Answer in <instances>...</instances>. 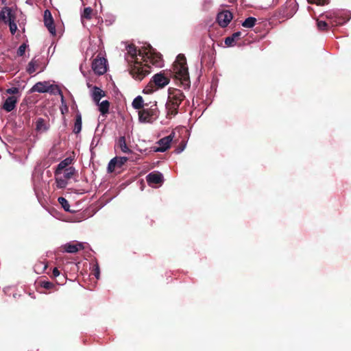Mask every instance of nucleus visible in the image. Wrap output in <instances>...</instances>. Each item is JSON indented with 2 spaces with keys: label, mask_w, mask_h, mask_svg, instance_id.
I'll return each instance as SVG.
<instances>
[{
  "label": "nucleus",
  "mask_w": 351,
  "mask_h": 351,
  "mask_svg": "<svg viewBox=\"0 0 351 351\" xmlns=\"http://www.w3.org/2000/svg\"><path fill=\"white\" fill-rule=\"evenodd\" d=\"M161 60L160 53L155 51L150 45L140 49H136L133 44L127 46L125 60L130 66L129 73L137 81H141L149 74V64L158 66Z\"/></svg>",
  "instance_id": "f257e3e1"
},
{
  "label": "nucleus",
  "mask_w": 351,
  "mask_h": 351,
  "mask_svg": "<svg viewBox=\"0 0 351 351\" xmlns=\"http://www.w3.org/2000/svg\"><path fill=\"white\" fill-rule=\"evenodd\" d=\"M172 73L176 80H178L185 89L189 88L190 81L188 68H186V58L184 55L179 53L177 56L175 63L172 65Z\"/></svg>",
  "instance_id": "f03ea898"
},
{
  "label": "nucleus",
  "mask_w": 351,
  "mask_h": 351,
  "mask_svg": "<svg viewBox=\"0 0 351 351\" xmlns=\"http://www.w3.org/2000/svg\"><path fill=\"white\" fill-rule=\"evenodd\" d=\"M184 99V95L177 88L169 90L168 101L165 103L167 109V117L176 116L178 114V109L180 104Z\"/></svg>",
  "instance_id": "7ed1b4c3"
},
{
  "label": "nucleus",
  "mask_w": 351,
  "mask_h": 351,
  "mask_svg": "<svg viewBox=\"0 0 351 351\" xmlns=\"http://www.w3.org/2000/svg\"><path fill=\"white\" fill-rule=\"evenodd\" d=\"M326 20V22L331 23L332 25H343L350 19V13L349 12H326L319 15V18Z\"/></svg>",
  "instance_id": "20e7f679"
},
{
  "label": "nucleus",
  "mask_w": 351,
  "mask_h": 351,
  "mask_svg": "<svg viewBox=\"0 0 351 351\" xmlns=\"http://www.w3.org/2000/svg\"><path fill=\"white\" fill-rule=\"evenodd\" d=\"M298 10V5L295 1L288 0L285 2V5L278 10V17L282 19H291L294 15Z\"/></svg>",
  "instance_id": "39448f33"
},
{
  "label": "nucleus",
  "mask_w": 351,
  "mask_h": 351,
  "mask_svg": "<svg viewBox=\"0 0 351 351\" xmlns=\"http://www.w3.org/2000/svg\"><path fill=\"white\" fill-rule=\"evenodd\" d=\"M167 84H169V78L161 73H156L153 76V77H152V80L148 83L147 86L145 88V93H152V91H154V87H156V88H162Z\"/></svg>",
  "instance_id": "423d86ee"
},
{
  "label": "nucleus",
  "mask_w": 351,
  "mask_h": 351,
  "mask_svg": "<svg viewBox=\"0 0 351 351\" xmlns=\"http://www.w3.org/2000/svg\"><path fill=\"white\" fill-rule=\"evenodd\" d=\"M29 93H58L61 95V91L59 90V88L56 85L50 84V82L45 81V82H38L34 86H32L31 90H29Z\"/></svg>",
  "instance_id": "0eeeda50"
},
{
  "label": "nucleus",
  "mask_w": 351,
  "mask_h": 351,
  "mask_svg": "<svg viewBox=\"0 0 351 351\" xmlns=\"http://www.w3.org/2000/svg\"><path fill=\"white\" fill-rule=\"evenodd\" d=\"M138 117L142 123H152L158 116V110L156 105L149 108H141L138 110Z\"/></svg>",
  "instance_id": "6e6552de"
},
{
  "label": "nucleus",
  "mask_w": 351,
  "mask_h": 351,
  "mask_svg": "<svg viewBox=\"0 0 351 351\" xmlns=\"http://www.w3.org/2000/svg\"><path fill=\"white\" fill-rule=\"evenodd\" d=\"M106 62H107V61L104 58L97 56L96 58L93 59V64H91L93 73L96 75H104L107 71Z\"/></svg>",
  "instance_id": "1a4fd4ad"
},
{
  "label": "nucleus",
  "mask_w": 351,
  "mask_h": 351,
  "mask_svg": "<svg viewBox=\"0 0 351 351\" xmlns=\"http://www.w3.org/2000/svg\"><path fill=\"white\" fill-rule=\"evenodd\" d=\"M128 161L125 156H116L110 160V163L107 165V172L112 173L117 168H121Z\"/></svg>",
  "instance_id": "9d476101"
},
{
  "label": "nucleus",
  "mask_w": 351,
  "mask_h": 351,
  "mask_svg": "<svg viewBox=\"0 0 351 351\" xmlns=\"http://www.w3.org/2000/svg\"><path fill=\"white\" fill-rule=\"evenodd\" d=\"M83 249V243L81 242L66 243V244L60 247V250H62V252L70 254H75Z\"/></svg>",
  "instance_id": "9b49d317"
},
{
  "label": "nucleus",
  "mask_w": 351,
  "mask_h": 351,
  "mask_svg": "<svg viewBox=\"0 0 351 351\" xmlns=\"http://www.w3.org/2000/svg\"><path fill=\"white\" fill-rule=\"evenodd\" d=\"M232 19V14L229 10H224L217 14V23L221 27H226Z\"/></svg>",
  "instance_id": "f8f14e48"
},
{
  "label": "nucleus",
  "mask_w": 351,
  "mask_h": 351,
  "mask_svg": "<svg viewBox=\"0 0 351 351\" xmlns=\"http://www.w3.org/2000/svg\"><path fill=\"white\" fill-rule=\"evenodd\" d=\"M174 137V132H171L170 135L165 136L161 139L158 140V148L155 149V152H164L169 148V145L172 142L173 138Z\"/></svg>",
  "instance_id": "ddd939ff"
},
{
  "label": "nucleus",
  "mask_w": 351,
  "mask_h": 351,
  "mask_svg": "<svg viewBox=\"0 0 351 351\" xmlns=\"http://www.w3.org/2000/svg\"><path fill=\"white\" fill-rule=\"evenodd\" d=\"M16 17L14 14L12 12L11 8L4 6L2 8V10H0V21L6 23L10 21H14Z\"/></svg>",
  "instance_id": "4468645a"
},
{
  "label": "nucleus",
  "mask_w": 351,
  "mask_h": 351,
  "mask_svg": "<svg viewBox=\"0 0 351 351\" xmlns=\"http://www.w3.org/2000/svg\"><path fill=\"white\" fill-rule=\"evenodd\" d=\"M43 18H45V25L49 33L51 34L52 36L56 35V27H54V23H53L52 16H51L50 12L47 10L45 11V15H43Z\"/></svg>",
  "instance_id": "2eb2a0df"
},
{
  "label": "nucleus",
  "mask_w": 351,
  "mask_h": 351,
  "mask_svg": "<svg viewBox=\"0 0 351 351\" xmlns=\"http://www.w3.org/2000/svg\"><path fill=\"white\" fill-rule=\"evenodd\" d=\"M314 19H315L316 21V27H317V30L319 32H327L330 30V28L337 27V25H332L326 20H323L319 18Z\"/></svg>",
  "instance_id": "dca6fc26"
},
{
  "label": "nucleus",
  "mask_w": 351,
  "mask_h": 351,
  "mask_svg": "<svg viewBox=\"0 0 351 351\" xmlns=\"http://www.w3.org/2000/svg\"><path fill=\"white\" fill-rule=\"evenodd\" d=\"M146 181L148 184H160L162 182V173L159 172H152L146 176Z\"/></svg>",
  "instance_id": "f3484780"
},
{
  "label": "nucleus",
  "mask_w": 351,
  "mask_h": 351,
  "mask_svg": "<svg viewBox=\"0 0 351 351\" xmlns=\"http://www.w3.org/2000/svg\"><path fill=\"white\" fill-rule=\"evenodd\" d=\"M16 97L14 96H10L8 98L5 99V101H4L2 109L5 112H10L16 108Z\"/></svg>",
  "instance_id": "a211bd4d"
},
{
  "label": "nucleus",
  "mask_w": 351,
  "mask_h": 351,
  "mask_svg": "<svg viewBox=\"0 0 351 351\" xmlns=\"http://www.w3.org/2000/svg\"><path fill=\"white\" fill-rule=\"evenodd\" d=\"M105 95L106 93L104 92V90H101L100 88L96 86L93 87V93H91V97H93V102L97 104Z\"/></svg>",
  "instance_id": "6ab92c4d"
},
{
  "label": "nucleus",
  "mask_w": 351,
  "mask_h": 351,
  "mask_svg": "<svg viewBox=\"0 0 351 351\" xmlns=\"http://www.w3.org/2000/svg\"><path fill=\"white\" fill-rule=\"evenodd\" d=\"M96 105L98 106V110H99L100 114L101 115H106L108 114V112L109 111V106H110V104L107 100H104L101 102L96 103Z\"/></svg>",
  "instance_id": "aec40b11"
},
{
  "label": "nucleus",
  "mask_w": 351,
  "mask_h": 351,
  "mask_svg": "<svg viewBox=\"0 0 351 351\" xmlns=\"http://www.w3.org/2000/svg\"><path fill=\"white\" fill-rule=\"evenodd\" d=\"M239 37H241L240 32L233 33V34L225 38V45H226V46L228 47L234 46V41H236V40L238 39Z\"/></svg>",
  "instance_id": "412c9836"
},
{
  "label": "nucleus",
  "mask_w": 351,
  "mask_h": 351,
  "mask_svg": "<svg viewBox=\"0 0 351 351\" xmlns=\"http://www.w3.org/2000/svg\"><path fill=\"white\" fill-rule=\"evenodd\" d=\"M82 130V117L80 114L77 113L75 115V122H74V127H73V132L75 134H78Z\"/></svg>",
  "instance_id": "4be33fe9"
},
{
  "label": "nucleus",
  "mask_w": 351,
  "mask_h": 351,
  "mask_svg": "<svg viewBox=\"0 0 351 351\" xmlns=\"http://www.w3.org/2000/svg\"><path fill=\"white\" fill-rule=\"evenodd\" d=\"M71 160L69 158L62 160V162H59L58 165H57L56 171H55V174L58 175L61 173L62 171L66 169L69 165H71Z\"/></svg>",
  "instance_id": "5701e85b"
},
{
  "label": "nucleus",
  "mask_w": 351,
  "mask_h": 351,
  "mask_svg": "<svg viewBox=\"0 0 351 351\" xmlns=\"http://www.w3.org/2000/svg\"><path fill=\"white\" fill-rule=\"evenodd\" d=\"M49 129V127L45 123V120L42 118H38L36 123V130L38 132H45Z\"/></svg>",
  "instance_id": "b1692460"
},
{
  "label": "nucleus",
  "mask_w": 351,
  "mask_h": 351,
  "mask_svg": "<svg viewBox=\"0 0 351 351\" xmlns=\"http://www.w3.org/2000/svg\"><path fill=\"white\" fill-rule=\"evenodd\" d=\"M117 146L120 148L121 152L125 154L131 153V149H130V148L128 147V145H126L124 136H121L120 138H119V141H117Z\"/></svg>",
  "instance_id": "393cba45"
},
{
  "label": "nucleus",
  "mask_w": 351,
  "mask_h": 351,
  "mask_svg": "<svg viewBox=\"0 0 351 351\" xmlns=\"http://www.w3.org/2000/svg\"><path fill=\"white\" fill-rule=\"evenodd\" d=\"M143 99H142L141 96H137L132 101V108L135 110H141L143 109Z\"/></svg>",
  "instance_id": "a878e982"
},
{
  "label": "nucleus",
  "mask_w": 351,
  "mask_h": 351,
  "mask_svg": "<svg viewBox=\"0 0 351 351\" xmlns=\"http://www.w3.org/2000/svg\"><path fill=\"white\" fill-rule=\"evenodd\" d=\"M255 23H256V19L252 16L247 17L244 20L243 23H242V27L246 29H250L254 27Z\"/></svg>",
  "instance_id": "bb28decb"
},
{
  "label": "nucleus",
  "mask_w": 351,
  "mask_h": 351,
  "mask_svg": "<svg viewBox=\"0 0 351 351\" xmlns=\"http://www.w3.org/2000/svg\"><path fill=\"white\" fill-rule=\"evenodd\" d=\"M38 66L37 63V60L33 59L29 62V64H27V68H26V71L29 73V74H32L36 71V67Z\"/></svg>",
  "instance_id": "cd10ccee"
},
{
  "label": "nucleus",
  "mask_w": 351,
  "mask_h": 351,
  "mask_svg": "<svg viewBox=\"0 0 351 351\" xmlns=\"http://www.w3.org/2000/svg\"><path fill=\"white\" fill-rule=\"evenodd\" d=\"M38 285L44 288L46 290H50L54 288V285L50 281L47 280H40L38 281Z\"/></svg>",
  "instance_id": "c85d7f7f"
},
{
  "label": "nucleus",
  "mask_w": 351,
  "mask_h": 351,
  "mask_svg": "<svg viewBox=\"0 0 351 351\" xmlns=\"http://www.w3.org/2000/svg\"><path fill=\"white\" fill-rule=\"evenodd\" d=\"M75 174V169L72 167H70L66 169H64V178L66 180H69Z\"/></svg>",
  "instance_id": "c756f323"
},
{
  "label": "nucleus",
  "mask_w": 351,
  "mask_h": 351,
  "mask_svg": "<svg viewBox=\"0 0 351 351\" xmlns=\"http://www.w3.org/2000/svg\"><path fill=\"white\" fill-rule=\"evenodd\" d=\"M58 202L62 207H63V209L66 211H69V203H68V201L66 200V199L63 197H58Z\"/></svg>",
  "instance_id": "7c9ffc66"
},
{
  "label": "nucleus",
  "mask_w": 351,
  "mask_h": 351,
  "mask_svg": "<svg viewBox=\"0 0 351 351\" xmlns=\"http://www.w3.org/2000/svg\"><path fill=\"white\" fill-rule=\"evenodd\" d=\"M90 15H92V8H86L83 10L82 14H81V18L86 19L87 20L90 19Z\"/></svg>",
  "instance_id": "2f4dec72"
},
{
  "label": "nucleus",
  "mask_w": 351,
  "mask_h": 351,
  "mask_svg": "<svg viewBox=\"0 0 351 351\" xmlns=\"http://www.w3.org/2000/svg\"><path fill=\"white\" fill-rule=\"evenodd\" d=\"M310 4H316L319 6H324L328 3V0H307Z\"/></svg>",
  "instance_id": "473e14b6"
},
{
  "label": "nucleus",
  "mask_w": 351,
  "mask_h": 351,
  "mask_svg": "<svg viewBox=\"0 0 351 351\" xmlns=\"http://www.w3.org/2000/svg\"><path fill=\"white\" fill-rule=\"evenodd\" d=\"M57 188L64 189L66 185V179L56 178Z\"/></svg>",
  "instance_id": "72a5a7b5"
},
{
  "label": "nucleus",
  "mask_w": 351,
  "mask_h": 351,
  "mask_svg": "<svg viewBox=\"0 0 351 351\" xmlns=\"http://www.w3.org/2000/svg\"><path fill=\"white\" fill-rule=\"evenodd\" d=\"M9 25V29H10V33L12 35H14L16 32V23H14V21H10L7 22Z\"/></svg>",
  "instance_id": "f704fd0d"
},
{
  "label": "nucleus",
  "mask_w": 351,
  "mask_h": 351,
  "mask_svg": "<svg viewBox=\"0 0 351 351\" xmlns=\"http://www.w3.org/2000/svg\"><path fill=\"white\" fill-rule=\"evenodd\" d=\"M25 48H27V45L25 43L21 45V46H19L17 49V56H23V54H25Z\"/></svg>",
  "instance_id": "c9c22d12"
},
{
  "label": "nucleus",
  "mask_w": 351,
  "mask_h": 351,
  "mask_svg": "<svg viewBox=\"0 0 351 351\" xmlns=\"http://www.w3.org/2000/svg\"><path fill=\"white\" fill-rule=\"evenodd\" d=\"M19 93V88L17 87H12L7 89V93L9 95H15Z\"/></svg>",
  "instance_id": "e433bc0d"
},
{
  "label": "nucleus",
  "mask_w": 351,
  "mask_h": 351,
  "mask_svg": "<svg viewBox=\"0 0 351 351\" xmlns=\"http://www.w3.org/2000/svg\"><path fill=\"white\" fill-rule=\"evenodd\" d=\"M184 149V144L183 143L179 144L178 147L176 148L175 152L179 154Z\"/></svg>",
  "instance_id": "4c0bfd02"
},
{
  "label": "nucleus",
  "mask_w": 351,
  "mask_h": 351,
  "mask_svg": "<svg viewBox=\"0 0 351 351\" xmlns=\"http://www.w3.org/2000/svg\"><path fill=\"white\" fill-rule=\"evenodd\" d=\"M93 275L96 277L97 279L99 278V266L97 265H95V269H93Z\"/></svg>",
  "instance_id": "58836bf2"
},
{
  "label": "nucleus",
  "mask_w": 351,
  "mask_h": 351,
  "mask_svg": "<svg viewBox=\"0 0 351 351\" xmlns=\"http://www.w3.org/2000/svg\"><path fill=\"white\" fill-rule=\"evenodd\" d=\"M59 275H60V272H59V270L58 269V268H56V267L53 268V269H52V277L57 278L58 276H59Z\"/></svg>",
  "instance_id": "ea45409f"
},
{
  "label": "nucleus",
  "mask_w": 351,
  "mask_h": 351,
  "mask_svg": "<svg viewBox=\"0 0 351 351\" xmlns=\"http://www.w3.org/2000/svg\"><path fill=\"white\" fill-rule=\"evenodd\" d=\"M0 1H1L2 4H4V3H5V2L6 1V0H0Z\"/></svg>",
  "instance_id": "a19ab883"
},
{
  "label": "nucleus",
  "mask_w": 351,
  "mask_h": 351,
  "mask_svg": "<svg viewBox=\"0 0 351 351\" xmlns=\"http://www.w3.org/2000/svg\"><path fill=\"white\" fill-rule=\"evenodd\" d=\"M313 10V8H311V7H308V11H311Z\"/></svg>",
  "instance_id": "79ce46f5"
}]
</instances>
